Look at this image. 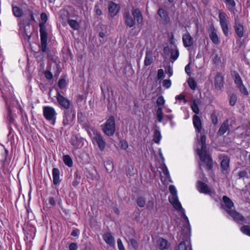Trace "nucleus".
I'll return each mask as SVG.
<instances>
[{"mask_svg": "<svg viewBox=\"0 0 250 250\" xmlns=\"http://www.w3.org/2000/svg\"><path fill=\"white\" fill-rule=\"evenodd\" d=\"M25 12L30 17L28 22L26 24H25L22 20H19L18 21V24L19 27V32L21 37L25 42H27L29 41L31 36L30 22L31 21H35L34 8L32 6H27Z\"/></svg>", "mask_w": 250, "mask_h": 250, "instance_id": "1", "label": "nucleus"}, {"mask_svg": "<svg viewBox=\"0 0 250 250\" xmlns=\"http://www.w3.org/2000/svg\"><path fill=\"white\" fill-rule=\"evenodd\" d=\"M124 18L126 25L129 27H132L136 24L139 26L143 21L142 14L138 8H133L131 13L128 11H125L124 14Z\"/></svg>", "mask_w": 250, "mask_h": 250, "instance_id": "2", "label": "nucleus"}, {"mask_svg": "<svg viewBox=\"0 0 250 250\" xmlns=\"http://www.w3.org/2000/svg\"><path fill=\"white\" fill-rule=\"evenodd\" d=\"M169 190L171 194V195L168 197V200L169 202L173 205L175 209L180 212L181 213V216L183 220L186 222V223L188 226H189V220L185 214V210L182 208L181 203L179 201L176 188L173 185H170L169 187Z\"/></svg>", "mask_w": 250, "mask_h": 250, "instance_id": "3", "label": "nucleus"}, {"mask_svg": "<svg viewBox=\"0 0 250 250\" xmlns=\"http://www.w3.org/2000/svg\"><path fill=\"white\" fill-rule=\"evenodd\" d=\"M206 141V136H201L200 138L201 148L198 149V154L201 161L206 165L207 168L208 169H211L212 168V160L210 155L207 151Z\"/></svg>", "mask_w": 250, "mask_h": 250, "instance_id": "4", "label": "nucleus"}, {"mask_svg": "<svg viewBox=\"0 0 250 250\" xmlns=\"http://www.w3.org/2000/svg\"><path fill=\"white\" fill-rule=\"evenodd\" d=\"M41 19L42 22L39 23L40 33L41 36V44L40 49L42 52H45L46 51V45L47 41V33L46 32L45 23L47 21L48 17L46 13H42L41 15Z\"/></svg>", "mask_w": 250, "mask_h": 250, "instance_id": "5", "label": "nucleus"}, {"mask_svg": "<svg viewBox=\"0 0 250 250\" xmlns=\"http://www.w3.org/2000/svg\"><path fill=\"white\" fill-rule=\"evenodd\" d=\"M103 132L107 136L113 135L115 132V122L113 116H110L104 123L103 127Z\"/></svg>", "mask_w": 250, "mask_h": 250, "instance_id": "6", "label": "nucleus"}, {"mask_svg": "<svg viewBox=\"0 0 250 250\" xmlns=\"http://www.w3.org/2000/svg\"><path fill=\"white\" fill-rule=\"evenodd\" d=\"M75 117V112L72 109H66L63 112L62 124L64 126L72 124Z\"/></svg>", "mask_w": 250, "mask_h": 250, "instance_id": "7", "label": "nucleus"}, {"mask_svg": "<svg viewBox=\"0 0 250 250\" xmlns=\"http://www.w3.org/2000/svg\"><path fill=\"white\" fill-rule=\"evenodd\" d=\"M197 188L200 193L208 194L210 196H212L215 193L214 189L209 188L207 184L201 181H198Z\"/></svg>", "mask_w": 250, "mask_h": 250, "instance_id": "8", "label": "nucleus"}, {"mask_svg": "<svg viewBox=\"0 0 250 250\" xmlns=\"http://www.w3.org/2000/svg\"><path fill=\"white\" fill-rule=\"evenodd\" d=\"M227 15L223 12L220 13L219 19L222 31L225 36H229V22L227 20Z\"/></svg>", "mask_w": 250, "mask_h": 250, "instance_id": "9", "label": "nucleus"}, {"mask_svg": "<svg viewBox=\"0 0 250 250\" xmlns=\"http://www.w3.org/2000/svg\"><path fill=\"white\" fill-rule=\"evenodd\" d=\"M43 115L45 119L48 121H52L55 124L57 113L55 109L50 106H45L43 109Z\"/></svg>", "mask_w": 250, "mask_h": 250, "instance_id": "10", "label": "nucleus"}, {"mask_svg": "<svg viewBox=\"0 0 250 250\" xmlns=\"http://www.w3.org/2000/svg\"><path fill=\"white\" fill-rule=\"evenodd\" d=\"M56 97L61 107L64 108L65 110L69 109L70 102L68 99L61 95L59 91H57Z\"/></svg>", "mask_w": 250, "mask_h": 250, "instance_id": "11", "label": "nucleus"}, {"mask_svg": "<svg viewBox=\"0 0 250 250\" xmlns=\"http://www.w3.org/2000/svg\"><path fill=\"white\" fill-rule=\"evenodd\" d=\"M93 143H96L99 149L103 151L105 147V142H104L101 135L97 132L94 133V136L92 138Z\"/></svg>", "mask_w": 250, "mask_h": 250, "instance_id": "12", "label": "nucleus"}, {"mask_svg": "<svg viewBox=\"0 0 250 250\" xmlns=\"http://www.w3.org/2000/svg\"><path fill=\"white\" fill-rule=\"evenodd\" d=\"M70 142L76 149L81 148L83 145V139L77 135H74L71 137Z\"/></svg>", "mask_w": 250, "mask_h": 250, "instance_id": "13", "label": "nucleus"}, {"mask_svg": "<svg viewBox=\"0 0 250 250\" xmlns=\"http://www.w3.org/2000/svg\"><path fill=\"white\" fill-rule=\"evenodd\" d=\"M209 37L214 44H218L219 43L220 41L217 34V30L213 26L209 28Z\"/></svg>", "mask_w": 250, "mask_h": 250, "instance_id": "14", "label": "nucleus"}, {"mask_svg": "<svg viewBox=\"0 0 250 250\" xmlns=\"http://www.w3.org/2000/svg\"><path fill=\"white\" fill-rule=\"evenodd\" d=\"M182 40L183 45L186 48L191 46L193 43V39L188 32L183 35Z\"/></svg>", "mask_w": 250, "mask_h": 250, "instance_id": "15", "label": "nucleus"}, {"mask_svg": "<svg viewBox=\"0 0 250 250\" xmlns=\"http://www.w3.org/2000/svg\"><path fill=\"white\" fill-rule=\"evenodd\" d=\"M229 214L236 222L242 224L245 223V218L239 213L233 210L232 211H229Z\"/></svg>", "mask_w": 250, "mask_h": 250, "instance_id": "16", "label": "nucleus"}, {"mask_svg": "<svg viewBox=\"0 0 250 250\" xmlns=\"http://www.w3.org/2000/svg\"><path fill=\"white\" fill-rule=\"evenodd\" d=\"M53 182L55 186L60 185L62 179L60 178V171L57 168L52 169Z\"/></svg>", "mask_w": 250, "mask_h": 250, "instance_id": "17", "label": "nucleus"}, {"mask_svg": "<svg viewBox=\"0 0 250 250\" xmlns=\"http://www.w3.org/2000/svg\"><path fill=\"white\" fill-rule=\"evenodd\" d=\"M103 238L105 243L110 247H112L115 246V242L114 238L110 232H106L104 233Z\"/></svg>", "mask_w": 250, "mask_h": 250, "instance_id": "18", "label": "nucleus"}, {"mask_svg": "<svg viewBox=\"0 0 250 250\" xmlns=\"http://www.w3.org/2000/svg\"><path fill=\"white\" fill-rule=\"evenodd\" d=\"M157 14L159 15L163 22L165 24H167L170 21L168 13L167 11L163 8H159L157 11Z\"/></svg>", "mask_w": 250, "mask_h": 250, "instance_id": "19", "label": "nucleus"}, {"mask_svg": "<svg viewBox=\"0 0 250 250\" xmlns=\"http://www.w3.org/2000/svg\"><path fill=\"white\" fill-rule=\"evenodd\" d=\"M234 29L235 33L239 38H242L244 36V27L243 25L238 21L235 20Z\"/></svg>", "mask_w": 250, "mask_h": 250, "instance_id": "20", "label": "nucleus"}, {"mask_svg": "<svg viewBox=\"0 0 250 250\" xmlns=\"http://www.w3.org/2000/svg\"><path fill=\"white\" fill-rule=\"evenodd\" d=\"M223 200L225 205V210L229 214V211H233V210L231 209V208L234 206L233 203L230 198L226 196H223Z\"/></svg>", "mask_w": 250, "mask_h": 250, "instance_id": "21", "label": "nucleus"}, {"mask_svg": "<svg viewBox=\"0 0 250 250\" xmlns=\"http://www.w3.org/2000/svg\"><path fill=\"white\" fill-rule=\"evenodd\" d=\"M193 124L198 132L200 133L202 130V123L200 117L197 115L193 116Z\"/></svg>", "mask_w": 250, "mask_h": 250, "instance_id": "22", "label": "nucleus"}, {"mask_svg": "<svg viewBox=\"0 0 250 250\" xmlns=\"http://www.w3.org/2000/svg\"><path fill=\"white\" fill-rule=\"evenodd\" d=\"M108 10L111 17L115 16L119 10V6L113 2H111L108 5Z\"/></svg>", "mask_w": 250, "mask_h": 250, "instance_id": "23", "label": "nucleus"}, {"mask_svg": "<svg viewBox=\"0 0 250 250\" xmlns=\"http://www.w3.org/2000/svg\"><path fill=\"white\" fill-rule=\"evenodd\" d=\"M214 84L216 89L220 90L223 87L224 85L223 78L220 74H217L216 75L214 80Z\"/></svg>", "mask_w": 250, "mask_h": 250, "instance_id": "24", "label": "nucleus"}, {"mask_svg": "<svg viewBox=\"0 0 250 250\" xmlns=\"http://www.w3.org/2000/svg\"><path fill=\"white\" fill-rule=\"evenodd\" d=\"M229 121L228 119L226 120L221 125L219 129L217 134L218 135L221 136L224 134L229 128Z\"/></svg>", "mask_w": 250, "mask_h": 250, "instance_id": "25", "label": "nucleus"}, {"mask_svg": "<svg viewBox=\"0 0 250 250\" xmlns=\"http://www.w3.org/2000/svg\"><path fill=\"white\" fill-rule=\"evenodd\" d=\"M153 61L152 52L151 50H147L146 53L144 60V65L147 66L150 65Z\"/></svg>", "mask_w": 250, "mask_h": 250, "instance_id": "26", "label": "nucleus"}, {"mask_svg": "<svg viewBox=\"0 0 250 250\" xmlns=\"http://www.w3.org/2000/svg\"><path fill=\"white\" fill-rule=\"evenodd\" d=\"M157 244L161 250H167L169 246L168 241L163 238H160L157 240Z\"/></svg>", "mask_w": 250, "mask_h": 250, "instance_id": "27", "label": "nucleus"}, {"mask_svg": "<svg viewBox=\"0 0 250 250\" xmlns=\"http://www.w3.org/2000/svg\"><path fill=\"white\" fill-rule=\"evenodd\" d=\"M12 13L14 16L16 18H21L23 15V11L20 7L12 4Z\"/></svg>", "mask_w": 250, "mask_h": 250, "instance_id": "28", "label": "nucleus"}, {"mask_svg": "<svg viewBox=\"0 0 250 250\" xmlns=\"http://www.w3.org/2000/svg\"><path fill=\"white\" fill-rule=\"evenodd\" d=\"M229 159L226 156H224L222 158L221 162V169L223 171H227L228 169H229Z\"/></svg>", "mask_w": 250, "mask_h": 250, "instance_id": "29", "label": "nucleus"}, {"mask_svg": "<svg viewBox=\"0 0 250 250\" xmlns=\"http://www.w3.org/2000/svg\"><path fill=\"white\" fill-rule=\"evenodd\" d=\"M179 56V52L177 47H175L174 48L170 49V58L173 60V62L175 61Z\"/></svg>", "mask_w": 250, "mask_h": 250, "instance_id": "30", "label": "nucleus"}, {"mask_svg": "<svg viewBox=\"0 0 250 250\" xmlns=\"http://www.w3.org/2000/svg\"><path fill=\"white\" fill-rule=\"evenodd\" d=\"M199 102L197 100H194L191 103L190 107L194 113L197 115L200 112L199 108L198 106Z\"/></svg>", "mask_w": 250, "mask_h": 250, "instance_id": "31", "label": "nucleus"}, {"mask_svg": "<svg viewBox=\"0 0 250 250\" xmlns=\"http://www.w3.org/2000/svg\"><path fill=\"white\" fill-rule=\"evenodd\" d=\"M63 161L65 165L68 167H72L73 161L69 155H66L63 156Z\"/></svg>", "mask_w": 250, "mask_h": 250, "instance_id": "32", "label": "nucleus"}, {"mask_svg": "<svg viewBox=\"0 0 250 250\" xmlns=\"http://www.w3.org/2000/svg\"><path fill=\"white\" fill-rule=\"evenodd\" d=\"M161 139V135L160 131L156 129L154 132L153 141L157 144H159Z\"/></svg>", "mask_w": 250, "mask_h": 250, "instance_id": "33", "label": "nucleus"}, {"mask_svg": "<svg viewBox=\"0 0 250 250\" xmlns=\"http://www.w3.org/2000/svg\"><path fill=\"white\" fill-rule=\"evenodd\" d=\"M178 250H192V249L191 246L187 245L185 241H182L179 244Z\"/></svg>", "mask_w": 250, "mask_h": 250, "instance_id": "34", "label": "nucleus"}, {"mask_svg": "<svg viewBox=\"0 0 250 250\" xmlns=\"http://www.w3.org/2000/svg\"><path fill=\"white\" fill-rule=\"evenodd\" d=\"M157 118L159 123L162 122L163 120L164 114L162 107H158L156 110Z\"/></svg>", "mask_w": 250, "mask_h": 250, "instance_id": "35", "label": "nucleus"}, {"mask_svg": "<svg viewBox=\"0 0 250 250\" xmlns=\"http://www.w3.org/2000/svg\"><path fill=\"white\" fill-rule=\"evenodd\" d=\"M235 83L237 86L243 84L242 79L238 73L234 72L233 75Z\"/></svg>", "mask_w": 250, "mask_h": 250, "instance_id": "36", "label": "nucleus"}, {"mask_svg": "<svg viewBox=\"0 0 250 250\" xmlns=\"http://www.w3.org/2000/svg\"><path fill=\"white\" fill-rule=\"evenodd\" d=\"M68 23L70 26L74 30H77L79 29V24L76 20H69Z\"/></svg>", "mask_w": 250, "mask_h": 250, "instance_id": "37", "label": "nucleus"}, {"mask_svg": "<svg viewBox=\"0 0 250 250\" xmlns=\"http://www.w3.org/2000/svg\"><path fill=\"white\" fill-rule=\"evenodd\" d=\"M81 180V176L79 175V172L76 171L74 173V180L73 182V185L75 187L77 186L80 183Z\"/></svg>", "mask_w": 250, "mask_h": 250, "instance_id": "38", "label": "nucleus"}, {"mask_svg": "<svg viewBox=\"0 0 250 250\" xmlns=\"http://www.w3.org/2000/svg\"><path fill=\"white\" fill-rule=\"evenodd\" d=\"M137 204L140 208H143L146 205L145 199L143 197H139L137 199Z\"/></svg>", "mask_w": 250, "mask_h": 250, "instance_id": "39", "label": "nucleus"}, {"mask_svg": "<svg viewBox=\"0 0 250 250\" xmlns=\"http://www.w3.org/2000/svg\"><path fill=\"white\" fill-rule=\"evenodd\" d=\"M240 229L243 233L250 236V226H243Z\"/></svg>", "mask_w": 250, "mask_h": 250, "instance_id": "40", "label": "nucleus"}, {"mask_svg": "<svg viewBox=\"0 0 250 250\" xmlns=\"http://www.w3.org/2000/svg\"><path fill=\"white\" fill-rule=\"evenodd\" d=\"M244 60L246 63L250 67V50H249L245 53Z\"/></svg>", "mask_w": 250, "mask_h": 250, "instance_id": "41", "label": "nucleus"}, {"mask_svg": "<svg viewBox=\"0 0 250 250\" xmlns=\"http://www.w3.org/2000/svg\"><path fill=\"white\" fill-rule=\"evenodd\" d=\"M229 9L233 8L235 6V2L234 0H225Z\"/></svg>", "mask_w": 250, "mask_h": 250, "instance_id": "42", "label": "nucleus"}, {"mask_svg": "<svg viewBox=\"0 0 250 250\" xmlns=\"http://www.w3.org/2000/svg\"><path fill=\"white\" fill-rule=\"evenodd\" d=\"M188 83L192 90H195L197 87V84L195 81L192 79H189L188 80Z\"/></svg>", "mask_w": 250, "mask_h": 250, "instance_id": "43", "label": "nucleus"}, {"mask_svg": "<svg viewBox=\"0 0 250 250\" xmlns=\"http://www.w3.org/2000/svg\"><path fill=\"white\" fill-rule=\"evenodd\" d=\"M238 87L239 88L241 92L243 95H246V96H247L249 95V92L247 90L246 87L243 84H242L238 86Z\"/></svg>", "mask_w": 250, "mask_h": 250, "instance_id": "44", "label": "nucleus"}, {"mask_svg": "<svg viewBox=\"0 0 250 250\" xmlns=\"http://www.w3.org/2000/svg\"><path fill=\"white\" fill-rule=\"evenodd\" d=\"M237 101V96L235 94H232L231 95L229 98V104L231 106H233L235 105Z\"/></svg>", "mask_w": 250, "mask_h": 250, "instance_id": "45", "label": "nucleus"}, {"mask_svg": "<svg viewBox=\"0 0 250 250\" xmlns=\"http://www.w3.org/2000/svg\"><path fill=\"white\" fill-rule=\"evenodd\" d=\"M67 85L65 80L61 79L59 81L58 86L61 89L64 88Z\"/></svg>", "mask_w": 250, "mask_h": 250, "instance_id": "46", "label": "nucleus"}, {"mask_svg": "<svg viewBox=\"0 0 250 250\" xmlns=\"http://www.w3.org/2000/svg\"><path fill=\"white\" fill-rule=\"evenodd\" d=\"M171 85V82L170 80H164L163 81V86L167 89L170 87Z\"/></svg>", "mask_w": 250, "mask_h": 250, "instance_id": "47", "label": "nucleus"}, {"mask_svg": "<svg viewBox=\"0 0 250 250\" xmlns=\"http://www.w3.org/2000/svg\"><path fill=\"white\" fill-rule=\"evenodd\" d=\"M165 100L163 96H160L157 98L156 103L158 106L164 105L165 104Z\"/></svg>", "mask_w": 250, "mask_h": 250, "instance_id": "48", "label": "nucleus"}, {"mask_svg": "<svg viewBox=\"0 0 250 250\" xmlns=\"http://www.w3.org/2000/svg\"><path fill=\"white\" fill-rule=\"evenodd\" d=\"M120 144L121 146V148L125 150L128 147V145L127 141L125 140H121L120 142Z\"/></svg>", "mask_w": 250, "mask_h": 250, "instance_id": "49", "label": "nucleus"}, {"mask_svg": "<svg viewBox=\"0 0 250 250\" xmlns=\"http://www.w3.org/2000/svg\"><path fill=\"white\" fill-rule=\"evenodd\" d=\"M129 244L135 250L138 248V242L136 240L134 239H131L130 240Z\"/></svg>", "mask_w": 250, "mask_h": 250, "instance_id": "50", "label": "nucleus"}, {"mask_svg": "<svg viewBox=\"0 0 250 250\" xmlns=\"http://www.w3.org/2000/svg\"><path fill=\"white\" fill-rule=\"evenodd\" d=\"M154 207V202L152 201H148L146 204V208L149 210L153 209Z\"/></svg>", "mask_w": 250, "mask_h": 250, "instance_id": "51", "label": "nucleus"}, {"mask_svg": "<svg viewBox=\"0 0 250 250\" xmlns=\"http://www.w3.org/2000/svg\"><path fill=\"white\" fill-rule=\"evenodd\" d=\"M118 247L119 250H125V248L122 243V240L120 239H118L117 240Z\"/></svg>", "mask_w": 250, "mask_h": 250, "instance_id": "52", "label": "nucleus"}, {"mask_svg": "<svg viewBox=\"0 0 250 250\" xmlns=\"http://www.w3.org/2000/svg\"><path fill=\"white\" fill-rule=\"evenodd\" d=\"M165 77L164 70L162 69H160L158 71L157 77L158 79H162Z\"/></svg>", "mask_w": 250, "mask_h": 250, "instance_id": "53", "label": "nucleus"}, {"mask_svg": "<svg viewBox=\"0 0 250 250\" xmlns=\"http://www.w3.org/2000/svg\"><path fill=\"white\" fill-rule=\"evenodd\" d=\"M69 250H77L78 249V246L76 243H72L70 244L69 246Z\"/></svg>", "mask_w": 250, "mask_h": 250, "instance_id": "54", "label": "nucleus"}, {"mask_svg": "<svg viewBox=\"0 0 250 250\" xmlns=\"http://www.w3.org/2000/svg\"><path fill=\"white\" fill-rule=\"evenodd\" d=\"M45 76L48 80H51L53 78V75L50 71H47L45 72Z\"/></svg>", "mask_w": 250, "mask_h": 250, "instance_id": "55", "label": "nucleus"}, {"mask_svg": "<svg viewBox=\"0 0 250 250\" xmlns=\"http://www.w3.org/2000/svg\"><path fill=\"white\" fill-rule=\"evenodd\" d=\"M239 176L240 178L248 177V173L245 170L241 171L239 173Z\"/></svg>", "mask_w": 250, "mask_h": 250, "instance_id": "56", "label": "nucleus"}, {"mask_svg": "<svg viewBox=\"0 0 250 250\" xmlns=\"http://www.w3.org/2000/svg\"><path fill=\"white\" fill-rule=\"evenodd\" d=\"M189 65H190V64H189H189H187V65L185 66V72H186V73H187L188 76H190V75H191L190 68Z\"/></svg>", "mask_w": 250, "mask_h": 250, "instance_id": "57", "label": "nucleus"}, {"mask_svg": "<svg viewBox=\"0 0 250 250\" xmlns=\"http://www.w3.org/2000/svg\"><path fill=\"white\" fill-rule=\"evenodd\" d=\"M49 203L50 205L54 206L56 205V201L53 197H50L49 200Z\"/></svg>", "mask_w": 250, "mask_h": 250, "instance_id": "58", "label": "nucleus"}, {"mask_svg": "<svg viewBox=\"0 0 250 250\" xmlns=\"http://www.w3.org/2000/svg\"><path fill=\"white\" fill-rule=\"evenodd\" d=\"M185 98V96L183 95H179L176 96V99L177 100H184Z\"/></svg>", "mask_w": 250, "mask_h": 250, "instance_id": "59", "label": "nucleus"}, {"mask_svg": "<svg viewBox=\"0 0 250 250\" xmlns=\"http://www.w3.org/2000/svg\"><path fill=\"white\" fill-rule=\"evenodd\" d=\"M163 172L167 176H169V173L167 167H165L163 169Z\"/></svg>", "mask_w": 250, "mask_h": 250, "instance_id": "60", "label": "nucleus"}, {"mask_svg": "<svg viewBox=\"0 0 250 250\" xmlns=\"http://www.w3.org/2000/svg\"><path fill=\"white\" fill-rule=\"evenodd\" d=\"M96 9V13L98 15H101L102 14V11L98 8H97V6H95Z\"/></svg>", "mask_w": 250, "mask_h": 250, "instance_id": "61", "label": "nucleus"}, {"mask_svg": "<svg viewBox=\"0 0 250 250\" xmlns=\"http://www.w3.org/2000/svg\"><path fill=\"white\" fill-rule=\"evenodd\" d=\"M71 234L73 237H77L78 236V233L77 231L75 230H73Z\"/></svg>", "mask_w": 250, "mask_h": 250, "instance_id": "62", "label": "nucleus"}, {"mask_svg": "<svg viewBox=\"0 0 250 250\" xmlns=\"http://www.w3.org/2000/svg\"><path fill=\"white\" fill-rule=\"evenodd\" d=\"M212 122L213 124L216 125L218 122V119L216 117H212Z\"/></svg>", "mask_w": 250, "mask_h": 250, "instance_id": "63", "label": "nucleus"}, {"mask_svg": "<svg viewBox=\"0 0 250 250\" xmlns=\"http://www.w3.org/2000/svg\"><path fill=\"white\" fill-rule=\"evenodd\" d=\"M169 48L168 47H165L164 49V53L167 54V52L169 51Z\"/></svg>", "mask_w": 250, "mask_h": 250, "instance_id": "64", "label": "nucleus"}]
</instances>
